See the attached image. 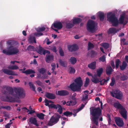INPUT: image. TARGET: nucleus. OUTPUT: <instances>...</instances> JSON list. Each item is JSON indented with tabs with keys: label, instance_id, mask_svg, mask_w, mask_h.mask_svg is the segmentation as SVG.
I'll return each instance as SVG.
<instances>
[{
	"label": "nucleus",
	"instance_id": "f257e3e1",
	"mask_svg": "<svg viewBox=\"0 0 128 128\" xmlns=\"http://www.w3.org/2000/svg\"><path fill=\"white\" fill-rule=\"evenodd\" d=\"M102 111L99 107L93 108L90 110V114L92 116V120L97 126L98 124V119L101 114Z\"/></svg>",
	"mask_w": 128,
	"mask_h": 128
},
{
	"label": "nucleus",
	"instance_id": "f03ea898",
	"mask_svg": "<svg viewBox=\"0 0 128 128\" xmlns=\"http://www.w3.org/2000/svg\"><path fill=\"white\" fill-rule=\"evenodd\" d=\"M107 20L112 23L113 26L116 27L119 24L117 18L115 14L111 12L108 13L107 16Z\"/></svg>",
	"mask_w": 128,
	"mask_h": 128
},
{
	"label": "nucleus",
	"instance_id": "7ed1b4c3",
	"mask_svg": "<svg viewBox=\"0 0 128 128\" xmlns=\"http://www.w3.org/2000/svg\"><path fill=\"white\" fill-rule=\"evenodd\" d=\"M114 106V107L118 110L120 113L123 118L125 119H126L127 118V112L123 106L119 102H115Z\"/></svg>",
	"mask_w": 128,
	"mask_h": 128
},
{
	"label": "nucleus",
	"instance_id": "20e7f679",
	"mask_svg": "<svg viewBox=\"0 0 128 128\" xmlns=\"http://www.w3.org/2000/svg\"><path fill=\"white\" fill-rule=\"evenodd\" d=\"M7 50H3L2 52L6 55H11L18 53L19 52L18 49L16 47L10 46L7 48Z\"/></svg>",
	"mask_w": 128,
	"mask_h": 128
},
{
	"label": "nucleus",
	"instance_id": "39448f33",
	"mask_svg": "<svg viewBox=\"0 0 128 128\" xmlns=\"http://www.w3.org/2000/svg\"><path fill=\"white\" fill-rule=\"evenodd\" d=\"M61 116L58 114L54 115L52 116L47 124L49 126H52L56 124L59 121Z\"/></svg>",
	"mask_w": 128,
	"mask_h": 128
},
{
	"label": "nucleus",
	"instance_id": "423d86ee",
	"mask_svg": "<svg viewBox=\"0 0 128 128\" xmlns=\"http://www.w3.org/2000/svg\"><path fill=\"white\" fill-rule=\"evenodd\" d=\"M110 93L112 97L121 100L123 97L122 92L118 89L113 90Z\"/></svg>",
	"mask_w": 128,
	"mask_h": 128
},
{
	"label": "nucleus",
	"instance_id": "0eeeda50",
	"mask_svg": "<svg viewBox=\"0 0 128 128\" xmlns=\"http://www.w3.org/2000/svg\"><path fill=\"white\" fill-rule=\"evenodd\" d=\"M95 25L94 22L91 20H89L87 24V29L90 32L93 33L94 32Z\"/></svg>",
	"mask_w": 128,
	"mask_h": 128
},
{
	"label": "nucleus",
	"instance_id": "6e6552de",
	"mask_svg": "<svg viewBox=\"0 0 128 128\" xmlns=\"http://www.w3.org/2000/svg\"><path fill=\"white\" fill-rule=\"evenodd\" d=\"M14 90L17 96L20 98H24L25 96V93L24 90L22 88H17L14 89Z\"/></svg>",
	"mask_w": 128,
	"mask_h": 128
},
{
	"label": "nucleus",
	"instance_id": "1a4fd4ad",
	"mask_svg": "<svg viewBox=\"0 0 128 128\" xmlns=\"http://www.w3.org/2000/svg\"><path fill=\"white\" fill-rule=\"evenodd\" d=\"M3 93L4 94L13 96L14 90L12 88L8 86L3 87Z\"/></svg>",
	"mask_w": 128,
	"mask_h": 128
},
{
	"label": "nucleus",
	"instance_id": "9d476101",
	"mask_svg": "<svg viewBox=\"0 0 128 128\" xmlns=\"http://www.w3.org/2000/svg\"><path fill=\"white\" fill-rule=\"evenodd\" d=\"M49 107L51 108H54L56 110H57L58 108L57 111L59 112L60 114H61L62 113L63 109L61 106L59 104L56 105L54 104H50Z\"/></svg>",
	"mask_w": 128,
	"mask_h": 128
},
{
	"label": "nucleus",
	"instance_id": "9b49d317",
	"mask_svg": "<svg viewBox=\"0 0 128 128\" xmlns=\"http://www.w3.org/2000/svg\"><path fill=\"white\" fill-rule=\"evenodd\" d=\"M39 48L36 50L37 52L40 55H45L46 53L50 54V52L47 50H45L44 48L41 46L40 45L38 46Z\"/></svg>",
	"mask_w": 128,
	"mask_h": 128
},
{
	"label": "nucleus",
	"instance_id": "f8f14e48",
	"mask_svg": "<svg viewBox=\"0 0 128 128\" xmlns=\"http://www.w3.org/2000/svg\"><path fill=\"white\" fill-rule=\"evenodd\" d=\"M79 86L73 82L70 84L69 86V88L73 92L80 91L81 90V88Z\"/></svg>",
	"mask_w": 128,
	"mask_h": 128
},
{
	"label": "nucleus",
	"instance_id": "ddd939ff",
	"mask_svg": "<svg viewBox=\"0 0 128 128\" xmlns=\"http://www.w3.org/2000/svg\"><path fill=\"white\" fill-rule=\"evenodd\" d=\"M114 120L118 126L122 127L124 125V122L122 118L119 117H116L114 118Z\"/></svg>",
	"mask_w": 128,
	"mask_h": 128
},
{
	"label": "nucleus",
	"instance_id": "4468645a",
	"mask_svg": "<svg viewBox=\"0 0 128 128\" xmlns=\"http://www.w3.org/2000/svg\"><path fill=\"white\" fill-rule=\"evenodd\" d=\"M2 71L4 74L12 76H17V74L13 71L6 69H3Z\"/></svg>",
	"mask_w": 128,
	"mask_h": 128
},
{
	"label": "nucleus",
	"instance_id": "2eb2a0df",
	"mask_svg": "<svg viewBox=\"0 0 128 128\" xmlns=\"http://www.w3.org/2000/svg\"><path fill=\"white\" fill-rule=\"evenodd\" d=\"M54 58V56L52 55L46 54L45 58V61L47 63L51 62L53 61Z\"/></svg>",
	"mask_w": 128,
	"mask_h": 128
},
{
	"label": "nucleus",
	"instance_id": "dca6fc26",
	"mask_svg": "<svg viewBox=\"0 0 128 128\" xmlns=\"http://www.w3.org/2000/svg\"><path fill=\"white\" fill-rule=\"evenodd\" d=\"M68 50L71 52L75 51L78 49V47L76 44H75L69 46H68Z\"/></svg>",
	"mask_w": 128,
	"mask_h": 128
},
{
	"label": "nucleus",
	"instance_id": "f3484780",
	"mask_svg": "<svg viewBox=\"0 0 128 128\" xmlns=\"http://www.w3.org/2000/svg\"><path fill=\"white\" fill-rule=\"evenodd\" d=\"M119 30L117 29L116 28H110L108 30V33L109 34H112L114 35Z\"/></svg>",
	"mask_w": 128,
	"mask_h": 128
},
{
	"label": "nucleus",
	"instance_id": "a211bd4d",
	"mask_svg": "<svg viewBox=\"0 0 128 128\" xmlns=\"http://www.w3.org/2000/svg\"><path fill=\"white\" fill-rule=\"evenodd\" d=\"M69 92L66 90H58V95L60 96H66L69 94Z\"/></svg>",
	"mask_w": 128,
	"mask_h": 128
},
{
	"label": "nucleus",
	"instance_id": "6ab92c4d",
	"mask_svg": "<svg viewBox=\"0 0 128 128\" xmlns=\"http://www.w3.org/2000/svg\"><path fill=\"white\" fill-rule=\"evenodd\" d=\"M54 27L59 30L61 29L63 27L62 23L60 22H57L54 23L53 24Z\"/></svg>",
	"mask_w": 128,
	"mask_h": 128
},
{
	"label": "nucleus",
	"instance_id": "aec40b11",
	"mask_svg": "<svg viewBox=\"0 0 128 128\" xmlns=\"http://www.w3.org/2000/svg\"><path fill=\"white\" fill-rule=\"evenodd\" d=\"M74 82L77 85L81 88L82 85V81L81 80V78L80 77L77 78L74 80Z\"/></svg>",
	"mask_w": 128,
	"mask_h": 128
},
{
	"label": "nucleus",
	"instance_id": "412c9836",
	"mask_svg": "<svg viewBox=\"0 0 128 128\" xmlns=\"http://www.w3.org/2000/svg\"><path fill=\"white\" fill-rule=\"evenodd\" d=\"M45 96L49 99H54L56 98V96L54 94L48 92H46Z\"/></svg>",
	"mask_w": 128,
	"mask_h": 128
},
{
	"label": "nucleus",
	"instance_id": "4be33fe9",
	"mask_svg": "<svg viewBox=\"0 0 128 128\" xmlns=\"http://www.w3.org/2000/svg\"><path fill=\"white\" fill-rule=\"evenodd\" d=\"M29 122L31 124L35 125L36 126H38V124L37 123V121L36 118L30 117L29 119Z\"/></svg>",
	"mask_w": 128,
	"mask_h": 128
},
{
	"label": "nucleus",
	"instance_id": "5701e85b",
	"mask_svg": "<svg viewBox=\"0 0 128 128\" xmlns=\"http://www.w3.org/2000/svg\"><path fill=\"white\" fill-rule=\"evenodd\" d=\"M97 54V52L92 50L90 52H89L88 54V56H90L91 58H94L96 55Z\"/></svg>",
	"mask_w": 128,
	"mask_h": 128
},
{
	"label": "nucleus",
	"instance_id": "b1692460",
	"mask_svg": "<svg viewBox=\"0 0 128 128\" xmlns=\"http://www.w3.org/2000/svg\"><path fill=\"white\" fill-rule=\"evenodd\" d=\"M96 61L92 62L88 65V67L90 69L94 70L96 68Z\"/></svg>",
	"mask_w": 128,
	"mask_h": 128
},
{
	"label": "nucleus",
	"instance_id": "393cba45",
	"mask_svg": "<svg viewBox=\"0 0 128 128\" xmlns=\"http://www.w3.org/2000/svg\"><path fill=\"white\" fill-rule=\"evenodd\" d=\"M113 71V69L110 65L107 66L106 70V72L107 74L108 75L111 74L112 72Z\"/></svg>",
	"mask_w": 128,
	"mask_h": 128
},
{
	"label": "nucleus",
	"instance_id": "a878e982",
	"mask_svg": "<svg viewBox=\"0 0 128 128\" xmlns=\"http://www.w3.org/2000/svg\"><path fill=\"white\" fill-rule=\"evenodd\" d=\"M22 72L23 73L26 74V75L34 74L36 73V72L34 70L30 69L26 70L24 71H22Z\"/></svg>",
	"mask_w": 128,
	"mask_h": 128
},
{
	"label": "nucleus",
	"instance_id": "bb28decb",
	"mask_svg": "<svg viewBox=\"0 0 128 128\" xmlns=\"http://www.w3.org/2000/svg\"><path fill=\"white\" fill-rule=\"evenodd\" d=\"M110 80L109 77H108L106 78V80L104 78L102 80H99V82H100V84L101 86L104 85V84H106L107 82Z\"/></svg>",
	"mask_w": 128,
	"mask_h": 128
},
{
	"label": "nucleus",
	"instance_id": "cd10ccee",
	"mask_svg": "<svg viewBox=\"0 0 128 128\" xmlns=\"http://www.w3.org/2000/svg\"><path fill=\"white\" fill-rule=\"evenodd\" d=\"M82 21V19L80 18H75L73 19L72 23L74 24H79Z\"/></svg>",
	"mask_w": 128,
	"mask_h": 128
},
{
	"label": "nucleus",
	"instance_id": "c85d7f7f",
	"mask_svg": "<svg viewBox=\"0 0 128 128\" xmlns=\"http://www.w3.org/2000/svg\"><path fill=\"white\" fill-rule=\"evenodd\" d=\"M87 102H86L84 104H82L81 105V106H80V108H78L77 109L74 110L73 111V112L74 113L76 114L79 111H80L82 109V108L84 107L85 105L86 104Z\"/></svg>",
	"mask_w": 128,
	"mask_h": 128
},
{
	"label": "nucleus",
	"instance_id": "c756f323",
	"mask_svg": "<svg viewBox=\"0 0 128 128\" xmlns=\"http://www.w3.org/2000/svg\"><path fill=\"white\" fill-rule=\"evenodd\" d=\"M28 41L29 42L31 43H36V42L35 37L34 36L32 35L30 36Z\"/></svg>",
	"mask_w": 128,
	"mask_h": 128
},
{
	"label": "nucleus",
	"instance_id": "7c9ffc66",
	"mask_svg": "<svg viewBox=\"0 0 128 128\" xmlns=\"http://www.w3.org/2000/svg\"><path fill=\"white\" fill-rule=\"evenodd\" d=\"M98 17H99L100 20L101 21L104 20V12H98Z\"/></svg>",
	"mask_w": 128,
	"mask_h": 128
},
{
	"label": "nucleus",
	"instance_id": "2f4dec72",
	"mask_svg": "<svg viewBox=\"0 0 128 128\" xmlns=\"http://www.w3.org/2000/svg\"><path fill=\"white\" fill-rule=\"evenodd\" d=\"M14 98L12 96H7L6 97V101L8 102H12L14 101Z\"/></svg>",
	"mask_w": 128,
	"mask_h": 128
},
{
	"label": "nucleus",
	"instance_id": "473e14b6",
	"mask_svg": "<svg viewBox=\"0 0 128 128\" xmlns=\"http://www.w3.org/2000/svg\"><path fill=\"white\" fill-rule=\"evenodd\" d=\"M103 68H102L98 69L96 71V76L99 77H100L103 72Z\"/></svg>",
	"mask_w": 128,
	"mask_h": 128
},
{
	"label": "nucleus",
	"instance_id": "72a5a7b5",
	"mask_svg": "<svg viewBox=\"0 0 128 128\" xmlns=\"http://www.w3.org/2000/svg\"><path fill=\"white\" fill-rule=\"evenodd\" d=\"M127 65V64L126 62L124 61L122 65L120 66V70H125L126 68Z\"/></svg>",
	"mask_w": 128,
	"mask_h": 128
},
{
	"label": "nucleus",
	"instance_id": "f704fd0d",
	"mask_svg": "<svg viewBox=\"0 0 128 128\" xmlns=\"http://www.w3.org/2000/svg\"><path fill=\"white\" fill-rule=\"evenodd\" d=\"M28 84L30 87V88L32 90L36 92V88L33 83L32 82H29Z\"/></svg>",
	"mask_w": 128,
	"mask_h": 128
},
{
	"label": "nucleus",
	"instance_id": "c9c22d12",
	"mask_svg": "<svg viewBox=\"0 0 128 128\" xmlns=\"http://www.w3.org/2000/svg\"><path fill=\"white\" fill-rule=\"evenodd\" d=\"M124 15H121L119 20V24H123L124 21Z\"/></svg>",
	"mask_w": 128,
	"mask_h": 128
},
{
	"label": "nucleus",
	"instance_id": "e433bc0d",
	"mask_svg": "<svg viewBox=\"0 0 128 128\" xmlns=\"http://www.w3.org/2000/svg\"><path fill=\"white\" fill-rule=\"evenodd\" d=\"M76 58L75 57H71L70 60V62L72 64H74L76 63Z\"/></svg>",
	"mask_w": 128,
	"mask_h": 128
},
{
	"label": "nucleus",
	"instance_id": "4c0bfd02",
	"mask_svg": "<svg viewBox=\"0 0 128 128\" xmlns=\"http://www.w3.org/2000/svg\"><path fill=\"white\" fill-rule=\"evenodd\" d=\"M36 116L39 118L43 120L44 119L45 115L41 113L37 114Z\"/></svg>",
	"mask_w": 128,
	"mask_h": 128
},
{
	"label": "nucleus",
	"instance_id": "58836bf2",
	"mask_svg": "<svg viewBox=\"0 0 128 128\" xmlns=\"http://www.w3.org/2000/svg\"><path fill=\"white\" fill-rule=\"evenodd\" d=\"M38 71V72L42 74H44L46 72V70L44 68L39 69Z\"/></svg>",
	"mask_w": 128,
	"mask_h": 128
},
{
	"label": "nucleus",
	"instance_id": "ea45409f",
	"mask_svg": "<svg viewBox=\"0 0 128 128\" xmlns=\"http://www.w3.org/2000/svg\"><path fill=\"white\" fill-rule=\"evenodd\" d=\"M76 104V102L73 101H68L66 102V105L67 106H74Z\"/></svg>",
	"mask_w": 128,
	"mask_h": 128
},
{
	"label": "nucleus",
	"instance_id": "a19ab883",
	"mask_svg": "<svg viewBox=\"0 0 128 128\" xmlns=\"http://www.w3.org/2000/svg\"><path fill=\"white\" fill-rule=\"evenodd\" d=\"M27 49L28 50L32 51H36V50L34 46L30 45L28 46Z\"/></svg>",
	"mask_w": 128,
	"mask_h": 128
},
{
	"label": "nucleus",
	"instance_id": "79ce46f5",
	"mask_svg": "<svg viewBox=\"0 0 128 128\" xmlns=\"http://www.w3.org/2000/svg\"><path fill=\"white\" fill-rule=\"evenodd\" d=\"M59 62L60 65L64 67H66V66L67 65L66 62L62 61L61 60H59Z\"/></svg>",
	"mask_w": 128,
	"mask_h": 128
},
{
	"label": "nucleus",
	"instance_id": "37998d69",
	"mask_svg": "<svg viewBox=\"0 0 128 128\" xmlns=\"http://www.w3.org/2000/svg\"><path fill=\"white\" fill-rule=\"evenodd\" d=\"M63 114L65 116L67 117L68 116H70L72 115V113L71 112H70L67 111L64 112L63 113Z\"/></svg>",
	"mask_w": 128,
	"mask_h": 128
},
{
	"label": "nucleus",
	"instance_id": "c03bdc74",
	"mask_svg": "<svg viewBox=\"0 0 128 128\" xmlns=\"http://www.w3.org/2000/svg\"><path fill=\"white\" fill-rule=\"evenodd\" d=\"M92 82L97 84L99 83V80L96 77H92Z\"/></svg>",
	"mask_w": 128,
	"mask_h": 128
},
{
	"label": "nucleus",
	"instance_id": "a18cd8bd",
	"mask_svg": "<svg viewBox=\"0 0 128 128\" xmlns=\"http://www.w3.org/2000/svg\"><path fill=\"white\" fill-rule=\"evenodd\" d=\"M69 73L70 74H74L75 73L76 70L75 69L72 67H70L69 68Z\"/></svg>",
	"mask_w": 128,
	"mask_h": 128
},
{
	"label": "nucleus",
	"instance_id": "49530a36",
	"mask_svg": "<svg viewBox=\"0 0 128 128\" xmlns=\"http://www.w3.org/2000/svg\"><path fill=\"white\" fill-rule=\"evenodd\" d=\"M121 63L120 61L118 59H117L115 61L116 68V69H117L119 66L120 64Z\"/></svg>",
	"mask_w": 128,
	"mask_h": 128
},
{
	"label": "nucleus",
	"instance_id": "de8ad7c7",
	"mask_svg": "<svg viewBox=\"0 0 128 128\" xmlns=\"http://www.w3.org/2000/svg\"><path fill=\"white\" fill-rule=\"evenodd\" d=\"M102 46L105 49H107L109 47V44L108 43L106 42H104L102 44Z\"/></svg>",
	"mask_w": 128,
	"mask_h": 128
},
{
	"label": "nucleus",
	"instance_id": "09e8293b",
	"mask_svg": "<svg viewBox=\"0 0 128 128\" xmlns=\"http://www.w3.org/2000/svg\"><path fill=\"white\" fill-rule=\"evenodd\" d=\"M45 29L46 28L44 27H42L41 28L38 27L36 29V30L37 32H42L44 31Z\"/></svg>",
	"mask_w": 128,
	"mask_h": 128
},
{
	"label": "nucleus",
	"instance_id": "8fccbe9b",
	"mask_svg": "<svg viewBox=\"0 0 128 128\" xmlns=\"http://www.w3.org/2000/svg\"><path fill=\"white\" fill-rule=\"evenodd\" d=\"M74 24L73 23H69L66 24V27L68 28H70L74 26Z\"/></svg>",
	"mask_w": 128,
	"mask_h": 128
},
{
	"label": "nucleus",
	"instance_id": "3c124183",
	"mask_svg": "<svg viewBox=\"0 0 128 128\" xmlns=\"http://www.w3.org/2000/svg\"><path fill=\"white\" fill-rule=\"evenodd\" d=\"M90 82V80L89 78H86L85 83L84 84V86L86 87L88 86Z\"/></svg>",
	"mask_w": 128,
	"mask_h": 128
},
{
	"label": "nucleus",
	"instance_id": "603ef678",
	"mask_svg": "<svg viewBox=\"0 0 128 128\" xmlns=\"http://www.w3.org/2000/svg\"><path fill=\"white\" fill-rule=\"evenodd\" d=\"M9 69L12 70H16L19 68L16 65L8 67Z\"/></svg>",
	"mask_w": 128,
	"mask_h": 128
},
{
	"label": "nucleus",
	"instance_id": "864d4df0",
	"mask_svg": "<svg viewBox=\"0 0 128 128\" xmlns=\"http://www.w3.org/2000/svg\"><path fill=\"white\" fill-rule=\"evenodd\" d=\"M13 43V41L12 40L8 41L7 42L8 46V47L10 46H11L13 47L12 45Z\"/></svg>",
	"mask_w": 128,
	"mask_h": 128
},
{
	"label": "nucleus",
	"instance_id": "5fc2aeb1",
	"mask_svg": "<svg viewBox=\"0 0 128 128\" xmlns=\"http://www.w3.org/2000/svg\"><path fill=\"white\" fill-rule=\"evenodd\" d=\"M99 60L102 62H104L106 61V58L104 55H103L102 56L100 57L99 58Z\"/></svg>",
	"mask_w": 128,
	"mask_h": 128
},
{
	"label": "nucleus",
	"instance_id": "6e6d98bb",
	"mask_svg": "<svg viewBox=\"0 0 128 128\" xmlns=\"http://www.w3.org/2000/svg\"><path fill=\"white\" fill-rule=\"evenodd\" d=\"M115 80L114 78H112L111 79V82L110 84V85L111 86H112L114 85L115 83Z\"/></svg>",
	"mask_w": 128,
	"mask_h": 128
},
{
	"label": "nucleus",
	"instance_id": "4d7b16f0",
	"mask_svg": "<svg viewBox=\"0 0 128 128\" xmlns=\"http://www.w3.org/2000/svg\"><path fill=\"white\" fill-rule=\"evenodd\" d=\"M128 77L127 76L124 75L121 76L120 78V79L122 81H124L127 79Z\"/></svg>",
	"mask_w": 128,
	"mask_h": 128
},
{
	"label": "nucleus",
	"instance_id": "13d9d810",
	"mask_svg": "<svg viewBox=\"0 0 128 128\" xmlns=\"http://www.w3.org/2000/svg\"><path fill=\"white\" fill-rule=\"evenodd\" d=\"M94 46V45L92 44L90 42H89L88 44V50H89L92 48H93Z\"/></svg>",
	"mask_w": 128,
	"mask_h": 128
},
{
	"label": "nucleus",
	"instance_id": "bf43d9fd",
	"mask_svg": "<svg viewBox=\"0 0 128 128\" xmlns=\"http://www.w3.org/2000/svg\"><path fill=\"white\" fill-rule=\"evenodd\" d=\"M88 94H85L83 96L82 98V100H85L88 99Z\"/></svg>",
	"mask_w": 128,
	"mask_h": 128
},
{
	"label": "nucleus",
	"instance_id": "052dcab7",
	"mask_svg": "<svg viewBox=\"0 0 128 128\" xmlns=\"http://www.w3.org/2000/svg\"><path fill=\"white\" fill-rule=\"evenodd\" d=\"M35 82L38 85L40 86H42V83L39 80L35 81Z\"/></svg>",
	"mask_w": 128,
	"mask_h": 128
},
{
	"label": "nucleus",
	"instance_id": "680f3d73",
	"mask_svg": "<svg viewBox=\"0 0 128 128\" xmlns=\"http://www.w3.org/2000/svg\"><path fill=\"white\" fill-rule=\"evenodd\" d=\"M34 36H39L43 35V34L41 32H36L34 34Z\"/></svg>",
	"mask_w": 128,
	"mask_h": 128
},
{
	"label": "nucleus",
	"instance_id": "e2e57ef3",
	"mask_svg": "<svg viewBox=\"0 0 128 128\" xmlns=\"http://www.w3.org/2000/svg\"><path fill=\"white\" fill-rule=\"evenodd\" d=\"M59 54L61 56H64V52L62 49H59Z\"/></svg>",
	"mask_w": 128,
	"mask_h": 128
},
{
	"label": "nucleus",
	"instance_id": "0e129e2a",
	"mask_svg": "<svg viewBox=\"0 0 128 128\" xmlns=\"http://www.w3.org/2000/svg\"><path fill=\"white\" fill-rule=\"evenodd\" d=\"M51 50L53 52H57L56 48L55 46L52 47L51 48Z\"/></svg>",
	"mask_w": 128,
	"mask_h": 128
},
{
	"label": "nucleus",
	"instance_id": "69168bd1",
	"mask_svg": "<svg viewBox=\"0 0 128 128\" xmlns=\"http://www.w3.org/2000/svg\"><path fill=\"white\" fill-rule=\"evenodd\" d=\"M44 102L45 103H46V104H45V105L46 106H48V107L49 108H50L49 107V106L50 105H49V102H48V100H47L46 99H45Z\"/></svg>",
	"mask_w": 128,
	"mask_h": 128
},
{
	"label": "nucleus",
	"instance_id": "338daca9",
	"mask_svg": "<svg viewBox=\"0 0 128 128\" xmlns=\"http://www.w3.org/2000/svg\"><path fill=\"white\" fill-rule=\"evenodd\" d=\"M110 62L112 66L114 69V68H115V65L114 62L112 60Z\"/></svg>",
	"mask_w": 128,
	"mask_h": 128
},
{
	"label": "nucleus",
	"instance_id": "774afa93",
	"mask_svg": "<svg viewBox=\"0 0 128 128\" xmlns=\"http://www.w3.org/2000/svg\"><path fill=\"white\" fill-rule=\"evenodd\" d=\"M12 122H11L10 123H8L5 126L6 128H10V125L12 124Z\"/></svg>",
	"mask_w": 128,
	"mask_h": 128
}]
</instances>
